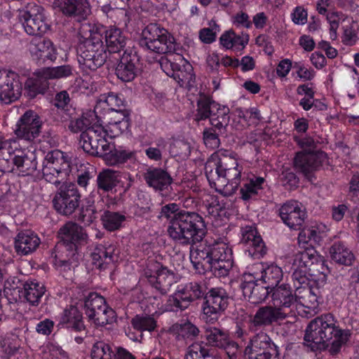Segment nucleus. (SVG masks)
<instances>
[{"mask_svg": "<svg viewBox=\"0 0 359 359\" xmlns=\"http://www.w3.org/2000/svg\"><path fill=\"white\" fill-rule=\"evenodd\" d=\"M351 337V332L341 328L337 320L331 313L321 315L312 320L307 325L304 341L311 350H323L328 348L331 355L340 352Z\"/></svg>", "mask_w": 359, "mask_h": 359, "instance_id": "f257e3e1", "label": "nucleus"}, {"mask_svg": "<svg viewBox=\"0 0 359 359\" xmlns=\"http://www.w3.org/2000/svg\"><path fill=\"white\" fill-rule=\"evenodd\" d=\"M224 150L213 153L205 165V172L212 188L223 196L233 194L240 183L243 166Z\"/></svg>", "mask_w": 359, "mask_h": 359, "instance_id": "f03ea898", "label": "nucleus"}, {"mask_svg": "<svg viewBox=\"0 0 359 359\" xmlns=\"http://www.w3.org/2000/svg\"><path fill=\"white\" fill-rule=\"evenodd\" d=\"M102 26L83 23L79 34L83 39L77 48L78 61L86 69L95 70L105 62L107 57V48L102 40Z\"/></svg>", "mask_w": 359, "mask_h": 359, "instance_id": "7ed1b4c3", "label": "nucleus"}, {"mask_svg": "<svg viewBox=\"0 0 359 359\" xmlns=\"http://www.w3.org/2000/svg\"><path fill=\"white\" fill-rule=\"evenodd\" d=\"M167 231L175 242L189 245L203 240L206 234V226L198 214L184 211L172 222L168 223Z\"/></svg>", "mask_w": 359, "mask_h": 359, "instance_id": "20e7f679", "label": "nucleus"}, {"mask_svg": "<svg viewBox=\"0 0 359 359\" xmlns=\"http://www.w3.org/2000/svg\"><path fill=\"white\" fill-rule=\"evenodd\" d=\"M62 242L56 245L55 262L62 265L72 264L75 259L76 243L86 240L87 235L78 224L68 222L60 230Z\"/></svg>", "mask_w": 359, "mask_h": 359, "instance_id": "39448f33", "label": "nucleus"}, {"mask_svg": "<svg viewBox=\"0 0 359 359\" xmlns=\"http://www.w3.org/2000/svg\"><path fill=\"white\" fill-rule=\"evenodd\" d=\"M42 172L46 181L53 184L71 181L70 162L65 154L60 150L46 154L43 161Z\"/></svg>", "mask_w": 359, "mask_h": 359, "instance_id": "423d86ee", "label": "nucleus"}, {"mask_svg": "<svg viewBox=\"0 0 359 359\" xmlns=\"http://www.w3.org/2000/svg\"><path fill=\"white\" fill-rule=\"evenodd\" d=\"M99 116L95 123L81 135L80 144L83 150L92 155L102 156L110 151L111 144L107 140L108 130L100 123Z\"/></svg>", "mask_w": 359, "mask_h": 359, "instance_id": "0eeeda50", "label": "nucleus"}, {"mask_svg": "<svg viewBox=\"0 0 359 359\" xmlns=\"http://www.w3.org/2000/svg\"><path fill=\"white\" fill-rule=\"evenodd\" d=\"M18 18L25 32L32 36L45 34L50 28L45 9L34 3L19 11Z\"/></svg>", "mask_w": 359, "mask_h": 359, "instance_id": "6e6552de", "label": "nucleus"}, {"mask_svg": "<svg viewBox=\"0 0 359 359\" xmlns=\"http://www.w3.org/2000/svg\"><path fill=\"white\" fill-rule=\"evenodd\" d=\"M142 34L141 44L152 52L165 54L175 48L174 38L156 24L147 25Z\"/></svg>", "mask_w": 359, "mask_h": 359, "instance_id": "1a4fd4ad", "label": "nucleus"}, {"mask_svg": "<svg viewBox=\"0 0 359 359\" xmlns=\"http://www.w3.org/2000/svg\"><path fill=\"white\" fill-rule=\"evenodd\" d=\"M84 306L89 320L97 326H104L115 320L114 311L107 305L104 299L97 293H90L85 299Z\"/></svg>", "mask_w": 359, "mask_h": 359, "instance_id": "9d476101", "label": "nucleus"}, {"mask_svg": "<svg viewBox=\"0 0 359 359\" xmlns=\"http://www.w3.org/2000/svg\"><path fill=\"white\" fill-rule=\"evenodd\" d=\"M160 65L168 76L172 77L181 86L192 81V66L179 54H171L168 57L161 58Z\"/></svg>", "mask_w": 359, "mask_h": 359, "instance_id": "9b49d317", "label": "nucleus"}, {"mask_svg": "<svg viewBox=\"0 0 359 359\" xmlns=\"http://www.w3.org/2000/svg\"><path fill=\"white\" fill-rule=\"evenodd\" d=\"M61 184L53 199V206L60 214L70 215L79 208L81 195L70 181Z\"/></svg>", "mask_w": 359, "mask_h": 359, "instance_id": "f8f14e48", "label": "nucleus"}, {"mask_svg": "<svg viewBox=\"0 0 359 359\" xmlns=\"http://www.w3.org/2000/svg\"><path fill=\"white\" fill-rule=\"evenodd\" d=\"M210 256L212 259V270L224 276L233 264L232 250L224 238L208 241Z\"/></svg>", "mask_w": 359, "mask_h": 359, "instance_id": "ddd939ff", "label": "nucleus"}, {"mask_svg": "<svg viewBox=\"0 0 359 359\" xmlns=\"http://www.w3.org/2000/svg\"><path fill=\"white\" fill-rule=\"evenodd\" d=\"M229 295L222 287H212L205 297L203 305V318L206 322L214 323L227 308Z\"/></svg>", "mask_w": 359, "mask_h": 359, "instance_id": "4468645a", "label": "nucleus"}, {"mask_svg": "<svg viewBox=\"0 0 359 359\" xmlns=\"http://www.w3.org/2000/svg\"><path fill=\"white\" fill-rule=\"evenodd\" d=\"M144 276L149 283L162 294L167 293L172 285L177 282L174 273L158 262L150 263L144 270Z\"/></svg>", "mask_w": 359, "mask_h": 359, "instance_id": "2eb2a0df", "label": "nucleus"}, {"mask_svg": "<svg viewBox=\"0 0 359 359\" xmlns=\"http://www.w3.org/2000/svg\"><path fill=\"white\" fill-rule=\"evenodd\" d=\"M203 292L197 283H189L180 285L175 293L170 296L166 310L172 311L175 309H185L191 302L200 298Z\"/></svg>", "mask_w": 359, "mask_h": 359, "instance_id": "dca6fc26", "label": "nucleus"}, {"mask_svg": "<svg viewBox=\"0 0 359 359\" xmlns=\"http://www.w3.org/2000/svg\"><path fill=\"white\" fill-rule=\"evenodd\" d=\"M41 125V121L37 114L28 110L17 121L14 133L19 139L32 142L39 136Z\"/></svg>", "mask_w": 359, "mask_h": 359, "instance_id": "f3484780", "label": "nucleus"}, {"mask_svg": "<svg viewBox=\"0 0 359 359\" xmlns=\"http://www.w3.org/2000/svg\"><path fill=\"white\" fill-rule=\"evenodd\" d=\"M22 90V78L14 72L0 69V100L9 104L18 100Z\"/></svg>", "mask_w": 359, "mask_h": 359, "instance_id": "a211bd4d", "label": "nucleus"}, {"mask_svg": "<svg viewBox=\"0 0 359 359\" xmlns=\"http://www.w3.org/2000/svg\"><path fill=\"white\" fill-rule=\"evenodd\" d=\"M272 291L271 300L273 305L281 313L285 318L295 316L296 304L295 293L293 294L290 286L282 284L275 287Z\"/></svg>", "mask_w": 359, "mask_h": 359, "instance_id": "6ab92c4d", "label": "nucleus"}, {"mask_svg": "<svg viewBox=\"0 0 359 359\" xmlns=\"http://www.w3.org/2000/svg\"><path fill=\"white\" fill-rule=\"evenodd\" d=\"M318 289L310 287H302L295 291L297 313L309 318L316 313L318 306Z\"/></svg>", "mask_w": 359, "mask_h": 359, "instance_id": "aec40b11", "label": "nucleus"}, {"mask_svg": "<svg viewBox=\"0 0 359 359\" xmlns=\"http://www.w3.org/2000/svg\"><path fill=\"white\" fill-rule=\"evenodd\" d=\"M281 219L289 228L299 229L306 218V211L302 205L297 201L285 203L279 210Z\"/></svg>", "mask_w": 359, "mask_h": 359, "instance_id": "412c9836", "label": "nucleus"}, {"mask_svg": "<svg viewBox=\"0 0 359 359\" xmlns=\"http://www.w3.org/2000/svg\"><path fill=\"white\" fill-rule=\"evenodd\" d=\"M241 242L247 245L245 253L254 258H260L266 254L265 244L253 226L241 228Z\"/></svg>", "mask_w": 359, "mask_h": 359, "instance_id": "4be33fe9", "label": "nucleus"}, {"mask_svg": "<svg viewBox=\"0 0 359 359\" xmlns=\"http://www.w3.org/2000/svg\"><path fill=\"white\" fill-rule=\"evenodd\" d=\"M326 161L327 156L324 152L300 151L296 154L294 165L297 170L306 176Z\"/></svg>", "mask_w": 359, "mask_h": 359, "instance_id": "5701e85b", "label": "nucleus"}, {"mask_svg": "<svg viewBox=\"0 0 359 359\" xmlns=\"http://www.w3.org/2000/svg\"><path fill=\"white\" fill-rule=\"evenodd\" d=\"M254 267L259 271V273L253 272L254 278H257V280H262L269 287L277 286L283 278V270L276 264L259 263L256 264Z\"/></svg>", "mask_w": 359, "mask_h": 359, "instance_id": "b1692460", "label": "nucleus"}, {"mask_svg": "<svg viewBox=\"0 0 359 359\" xmlns=\"http://www.w3.org/2000/svg\"><path fill=\"white\" fill-rule=\"evenodd\" d=\"M29 51L32 59L37 62L54 61L57 57L55 48L49 39H33L29 43Z\"/></svg>", "mask_w": 359, "mask_h": 359, "instance_id": "393cba45", "label": "nucleus"}, {"mask_svg": "<svg viewBox=\"0 0 359 359\" xmlns=\"http://www.w3.org/2000/svg\"><path fill=\"white\" fill-rule=\"evenodd\" d=\"M257 281V278H254L253 274L252 277L249 275L245 277V281L242 285L243 295L250 302L255 304H259L266 299L270 288L267 285H259Z\"/></svg>", "mask_w": 359, "mask_h": 359, "instance_id": "a878e982", "label": "nucleus"}, {"mask_svg": "<svg viewBox=\"0 0 359 359\" xmlns=\"http://www.w3.org/2000/svg\"><path fill=\"white\" fill-rule=\"evenodd\" d=\"M54 6L58 8L64 14L84 19L90 13L87 0H55Z\"/></svg>", "mask_w": 359, "mask_h": 359, "instance_id": "bb28decb", "label": "nucleus"}, {"mask_svg": "<svg viewBox=\"0 0 359 359\" xmlns=\"http://www.w3.org/2000/svg\"><path fill=\"white\" fill-rule=\"evenodd\" d=\"M123 107L124 100L122 96L114 93H109L99 96L94 110L100 116L103 112L128 111L122 109Z\"/></svg>", "mask_w": 359, "mask_h": 359, "instance_id": "cd10ccee", "label": "nucleus"}, {"mask_svg": "<svg viewBox=\"0 0 359 359\" xmlns=\"http://www.w3.org/2000/svg\"><path fill=\"white\" fill-rule=\"evenodd\" d=\"M116 248L113 245L96 246L91 254L93 264L99 269H104L117 260Z\"/></svg>", "mask_w": 359, "mask_h": 359, "instance_id": "c85d7f7f", "label": "nucleus"}, {"mask_svg": "<svg viewBox=\"0 0 359 359\" xmlns=\"http://www.w3.org/2000/svg\"><path fill=\"white\" fill-rule=\"evenodd\" d=\"M144 178L147 184L156 191L168 189L172 182L170 174L162 168H149L144 173Z\"/></svg>", "mask_w": 359, "mask_h": 359, "instance_id": "c756f323", "label": "nucleus"}, {"mask_svg": "<svg viewBox=\"0 0 359 359\" xmlns=\"http://www.w3.org/2000/svg\"><path fill=\"white\" fill-rule=\"evenodd\" d=\"M137 61L136 55L124 53L116 69L118 78L125 82L132 81L137 74Z\"/></svg>", "mask_w": 359, "mask_h": 359, "instance_id": "7c9ffc66", "label": "nucleus"}, {"mask_svg": "<svg viewBox=\"0 0 359 359\" xmlns=\"http://www.w3.org/2000/svg\"><path fill=\"white\" fill-rule=\"evenodd\" d=\"M48 87V79L43 74V69L36 71L34 76L28 78L25 83V92L30 98L44 94Z\"/></svg>", "mask_w": 359, "mask_h": 359, "instance_id": "2f4dec72", "label": "nucleus"}, {"mask_svg": "<svg viewBox=\"0 0 359 359\" xmlns=\"http://www.w3.org/2000/svg\"><path fill=\"white\" fill-rule=\"evenodd\" d=\"M40 239L32 231H22L18 234L15 241V248L18 253L27 255L34 252L39 245Z\"/></svg>", "mask_w": 359, "mask_h": 359, "instance_id": "473e14b6", "label": "nucleus"}, {"mask_svg": "<svg viewBox=\"0 0 359 359\" xmlns=\"http://www.w3.org/2000/svg\"><path fill=\"white\" fill-rule=\"evenodd\" d=\"M208 241L197 247H192L190 250L189 258L194 267L199 270L201 268H210L212 269V259L210 256Z\"/></svg>", "mask_w": 359, "mask_h": 359, "instance_id": "72a5a7b5", "label": "nucleus"}, {"mask_svg": "<svg viewBox=\"0 0 359 359\" xmlns=\"http://www.w3.org/2000/svg\"><path fill=\"white\" fill-rule=\"evenodd\" d=\"M278 346L271 341V338L264 332H260L255 336L245 350V353L250 354L252 352L260 353L262 351H271L278 353Z\"/></svg>", "mask_w": 359, "mask_h": 359, "instance_id": "f704fd0d", "label": "nucleus"}, {"mask_svg": "<svg viewBox=\"0 0 359 359\" xmlns=\"http://www.w3.org/2000/svg\"><path fill=\"white\" fill-rule=\"evenodd\" d=\"M285 318L283 313L273 305L260 307L255 314L252 323L255 325H269L273 322Z\"/></svg>", "mask_w": 359, "mask_h": 359, "instance_id": "c9c22d12", "label": "nucleus"}, {"mask_svg": "<svg viewBox=\"0 0 359 359\" xmlns=\"http://www.w3.org/2000/svg\"><path fill=\"white\" fill-rule=\"evenodd\" d=\"M13 162L22 175H28L36 169L35 155L31 151H18Z\"/></svg>", "mask_w": 359, "mask_h": 359, "instance_id": "e433bc0d", "label": "nucleus"}, {"mask_svg": "<svg viewBox=\"0 0 359 359\" xmlns=\"http://www.w3.org/2000/svg\"><path fill=\"white\" fill-rule=\"evenodd\" d=\"M102 33H103V29ZM106 46L111 53H118L126 46V39L121 30L115 27H109L104 32Z\"/></svg>", "mask_w": 359, "mask_h": 359, "instance_id": "4c0bfd02", "label": "nucleus"}, {"mask_svg": "<svg viewBox=\"0 0 359 359\" xmlns=\"http://www.w3.org/2000/svg\"><path fill=\"white\" fill-rule=\"evenodd\" d=\"M332 259L336 263L351 266L355 260L352 251L342 243H335L330 248Z\"/></svg>", "mask_w": 359, "mask_h": 359, "instance_id": "58836bf2", "label": "nucleus"}, {"mask_svg": "<svg viewBox=\"0 0 359 359\" xmlns=\"http://www.w3.org/2000/svg\"><path fill=\"white\" fill-rule=\"evenodd\" d=\"M319 258L313 248H306L304 251L299 252L294 255L292 267L308 271L309 266L317 262Z\"/></svg>", "mask_w": 359, "mask_h": 359, "instance_id": "ea45409f", "label": "nucleus"}, {"mask_svg": "<svg viewBox=\"0 0 359 359\" xmlns=\"http://www.w3.org/2000/svg\"><path fill=\"white\" fill-rule=\"evenodd\" d=\"M221 45L226 49L240 50L248 43V35H238L233 31L224 32L219 39Z\"/></svg>", "mask_w": 359, "mask_h": 359, "instance_id": "a19ab883", "label": "nucleus"}, {"mask_svg": "<svg viewBox=\"0 0 359 359\" xmlns=\"http://www.w3.org/2000/svg\"><path fill=\"white\" fill-rule=\"evenodd\" d=\"M44 293L43 285L36 280H27L24 285L25 297L31 305H38Z\"/></svg>", "mask_w": 359, "mask_h": 359, "instance_id": "79ce46f5", "label": "nucleus"}, {"mask_svg": "<svg viewBox=\"0 0 359 359\" xmlns=\"http://www.w3.org/2000/svg\"><path fill=\"white\" fill-rule=\"evenodd\" d=\"M98 117L99 116L95 110L88 111L83 113L81 117L72 120L69 128L73 133L85 132L95 123Z\"/></svg>", "mask_w": 359, "mask_h": 359, "instance_id": "37998d69", "label": "nucleus"}, {"mask_svg": "<svg viewBox=\"0 0 359 359\" xmlns=\"http://www.w3.org/2000/svg\"><path fill=\"white\" fill-rule=\"evenodd\" d=\"M118 172L111 169L100 172L97 177V187L104 191H109L118 183Z\"/></svg>", "mask_w": 359, "mask_h": 359, "instance_id": "c03bdc74", "label": "nucleus"}, {"mask_svg": "<svg viewBox=\"0 0 359 359\" xmlns=\"http://www.w3.org/2000/svg\"><path fill=\"white\" fill-rule=\"evenodd\" d=\"M210 122L212 126L221 130L225 128L229 121V109L218 103L213 104Z\"/></svg>", "mask_w": 359, "mask_h": 359, "instance_id": "a18cd8bd", "label": "nucleus"}, {"mask_svg": "<svg viewBox=\"0 0 359 359\" xmlns=\"http://www.w3.org/2000/svg\"><path fill=\"white\" fill-rule=\"evenodd\" d=\"M120 116V119L113 120L109 122L107 126L109 133L108 136L114 137L123 133L129 128V113L128 111H118L114 114V118Z\"/></svg>", "mask_w": 359, "mask_h": 359, "instance_id": "49530a36", "label": "nucleus"}, {"mask_svg": "<svg viewBox=\"0 0 359 359\" xmlns=\"http://www.w3.org/2000/svg\"><path fill=\"white\" fill-rule=\"evenodd\" d=\"M131 324L134 329L141 332L144 331L151 332L157 327L154 313L152 315H137L132 319Z\"/></svg>", "mask_w": 359, "mask_h": 359, "instance_id": "de8ad7c7", "label": "nucleus"}, {"mask_svg": "<svg viewBox=\"0 0 359 359\" xmlns=\"http://www.w3.org/2000/svg\"><path fill=\"white\" fill-rule=\"evenodd\" d=\"M205 337L208 343L213 346L221 348L228 342V334L215 327H208L205 329Z\"/></svg>", "mask_w": 359, "mask_h": 359, "instance_id": "09e8293b", "label": "nucleus"}, {"mask_svg": "<svg viewBox=\"0 0 359 359\" xmlns=\"http://www.w3.org/2000/svg\"><path fill=\"white\" fill-rule=\"evenodd\" d=\"M62 323L67 325V327L75 331H82L85 329L81 313L74 307L65 311L62 317Z\"/></svg>", "mask_w": 359, "mask_h": 359, "instance_id": "8fccbe9b", "label": "nucleus"}, {"mask_svg": "<svg viewBox=\"0 0 359 359\" xmlns=\"http://www.w3.org/2000/svg\"><path fill=\"white\" fill-rule=\"evenodd\" d=\"M235 116L239 119L241 128H244L250 124L257 123L260 119L259 110L255 107L247 109H237L235 111Z\"/></svg>", "mask_w": 359, "mask_h": 359, "instance_id": "3c124183", "label": "nucleus"}, {"mask_svg": "<svg viewBox=\"0 0 359 359\" xmlns=\"http://www.w3.org/2000/svg\"><path fill=\"white\" fill-rule=\"evenodd\" d=\"M263 177H253L244 184L241 189V194L243 200H248L251 197L257 195L261 189H263L264 183Z\"/></svg>", "mask_w": 359, "mask_h": 359, "instance_id": "603ef678", "label": "nucleus"}, {"mask_svg": "<svg viewBox=\"0 0 359 359\" xmlns=\"http://www.w3.org/2000/svg\"><path fill=\"white\" fill-rule=\"evenodd\" d=\"M125 220L124 215L115 212L107 211L102 217L104 227L110 231L121 228Z\"/></svg>", "mask_w": 359, "mask_h": 359, "instance_id": "864d4df0", "label": "nucleus"}, {"mask_svg": "<svg viewBox=\"0 0 359 359\" xmlns=\"http://www.w3.org/2000/svg\"><path fill=\"white\" fill-rule=\"evenodd\" d=\"M18 147L19 144L16 140L0 137V161H6L11 167V156L17 151Z\"/></svg>", "mask_w": 359, "mask_h": 359, "instance_id": "5fc2aeb1", "label": "nucleus"}, {"mask_svg": "<svg viewBox=\"0 0 359 359\" xmlns=\"http://www.w3.org/2000/svg\"><path fill=\"white\" fill-rule=\"evenodd\" d=\"M43 74L48 80L64 79L72 74V68L70 65L43 68Z\"/></svg>", "mask_w": 359, "mask_h": 359, "instance_id": "6e6d98bb", "label": "nucleus"}, {"mask_svg": "<svg viewBox=\"0 0 359 359\" xmlns=\"http://www.w3.org/2000/svg\"><path fill=\"white\" fill-rule=\"evenodd\" d=\"M113 147L114 146L111 145L110 151L105 154H102V156H105L107 163L111 165L123 163L128 159L131 158L133 155L132 152L127 151L126 150H112Z\"/></svg>", "mask_w": 359, "mask_h": 359, "instance_id": "4d7b16f0", "label": "nucleus"}, {"mask_svg": "<svg viewBox=\"0 0 359 359\" xmlns=\"http://www.w3.org/2000/svg\"><path fill=\"white\" fill-rule=\"evenodd\" d=\"M114 351L111 347L102 341L95 343L92 348V359H114Z\"/></svg>", "mask_w": 359, "mask_h": 359, "instance_id": "13d9d810", "label": "nucleus"}, {"mask_svg": "<svg viewBox=\"0 0 359 359\" xmlns=\"http://www.w3.org/2000/svg\"><path fill=\"white\" fill-rule=\"evenodd\" d=\"M326 20L329 24L330 38L335 40L337 38V30L341 22L344 21V15L341 12L331 11L326 14Z\"/></svg>", "mask_w": 359, "mask_h": 359, "instance_id": "bf43d9fd", "label": "nucleus"}, {"mask_svg": "<svg viewBox=\"0 0 359 359\" xmlns=\"http://www.w3.org/2000/svg\"><path fill=\"white\" fill-rule=\"evenodd\" d=\"M211 355L206 345L195 342L189 346L184 359H207Z\"/></svg>", "mask_w": 359, "mask_h": 359, "instance_id": "052dcab7", "label": "nucleus"}, {"mask_svg": "<svg viewBox=\"0 0 359 359\" xmlns=\"http://www.w3.org/2000/svg\"><path fill=\"white\" fill-rule=\"evenodd\" d=\"M169 152L173 156H180L182 158H187L191 152L189 143L184 140H174L169 147Z\"/></svg>", "mask_w": 359, "mask_h": 359, "instance_id": "680f3d73", "label": "nucleus"}, {"mask_svg": "<svg viewBox=\"0 0 359 359\" xmlns=\"http://www.w3.org/2000/svg\"><path fill=\"white\" fill-rule=\"evenodd\" d=\"M217 102L212 101L208 97H203L200 99L198 102V110L197 114L196 115V119L197 121H201L209 118L210 119V116L212 114V106L213 104H216Z\"/></svg>", "mask_w": 359, "mask_h": 359, "instance_id": "e2e57ef3", "label": "nucleus"}, {"mask_svg": "<svg viewBox=\"0 0 359 359\" xmlns=\"http://www.w3.org/2000/svg\"><path fill=\"white\" fill-rule=\"evenodd\" d=\"M306 226L309 229V232H311L315 244L319 243L328 231V228L325 224L317 222H311Z\"/></svg>", "mask_w": 359, "mask_h": 359, "instance_id": "0e129e2a", "label": "nucleus"}, {"mask_svg": "<svg viewBox=\"0 0 359 359\" xmlns=\"http://www.w3.org/2000/svg\"><path fill=\"white\" fill-rule=\"evenodd\" d=\"M184 211H179V207L175 203H169L162 207L160 217L165 218L168 223H171Z\"/></svg>", "mask_w": 359, "mask_h": 359, "instance_id": "69168bd1", "label": "nucleus"}, {"mask_svg": "<svg viewBox=\"0 0 359 359\" xmlns=\"http://www.w3.org/2000/svg\"><path fill=\"white\" fill-rule=\"evenodd\" d=\"M293 269V273L292 276L294 287L295 288V291L297 289L302 287H309V278L307 277V271L299 270V269Z\"/></svg>", "mask_w": 359, "mask_h": 359, "instance_id": "338daca9", "label": "nucleus"}, {"mask_svg": "<svg viewBox=\"0 0 359 359\" xmlns=\"http://www.w3.org/2000/svg\"><path fill=\"white\" fill-rule=\"evenodd\" d=\"M156 146L157 147H149L145 151L147 157L154 161L161 159L162 151L165 148L166 142L163 139H159L156 142Z\"/></svg>", "mask_w": 359, "mask_h": 359, "instance_id": "774afa93", "label": "nucleus"}]
</instances>
